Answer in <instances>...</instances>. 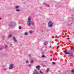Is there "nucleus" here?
Instances as JSON below:
<instances>
[{
	"mask_svg": "<svg viewBox=\"0 0 74 74\" xmlns=\"http://www.w3.org/2000/svg\"><path fill=\"white\" fill-rule=\"evenodd\" d=\"M40 74H43V73L42 72V71H40Z\"/></svg>",
	"mask_w": 74,
	"mask_h": 74,
	"instance_id": "22",
	"label": "nucleus"
},
{
	"mask_svg": "<svg viewBox=\"0 0 74 74\" xmlns=\"http://www.w3.org/2000/svg\"><path fill=\"white\" fill-rule=\"evenodd\" d=\"M52 63H53V64H54V65L55 64V63L54 62H52Z\"/></svg>",
	"mask_w": 74,
	"mask_h": 74,
	"instance_id": "25",
	"label": "nucleus"
},
{
	"mask_svg": "<svg viewBox=\"0 0 74 74\" xmlns=\"http://www.w3.org/2000/svg\"><path fill=\"white\" fill-rule=\"evenodd\" d=\"M14 64H11L10 66V67H9V69L10 70H11V69H13V67H14Z\"/></svg>",
	"mask_w": 74,
	"mask_h": 74,
	"instance_id": "4",
	"label": "nucleus"
},
{
	"mask_svg": "<svg viewBox=\"0 0 74 74\" xmlns=\"http://www.w3.org/2000/svg\"><path fill=\"white\" fill-rule=\"evenodd\" d=\"M48 44V42L47 41H45L44 42V44L45 45H47V44Z\"/></svg>",
	"mask_w": 74,
	"mask_h": 74,
	"instance_id": "9",
	"label": "nucleus"
},
{
	"mask_svg": "<svg viewBox=\"0 0 74 74\" xmlns=\"http://www.w3.org/2000/svg\"><path fill=\"white\" fill-rule=\"evenodd\" d=\"M64 52L65 54H68V55H69V54L70 53V52H66V51H64Z\"/></svg>",
	"mask_w": 74,
	"mask_h": 74,
	"instance_id": "7",
	"label": "nucleus"
},
{
	"mask_svg": "<svg viewBox=\"0 0 74 74\" xmlns=\"http://www.w3.org/2000/svg\"><path fill=\"white\" fill-rule=\"evenodd\" d=\"M31 23L32 24V25L33 26V25H34V22H31Z\"/></svg>",
	"mask_w": 74,
	"mask_h": 74,
	"instance_id": "17",
	"label": "nucleus"
},
{
	"mask_svg": "<svg viewBox=\"0 0 74 74\" xmlns=\"http://www.w3.org/2000/svg\"><path fill=\"white\" fill-rule=\"evenodd\" d=\"M15 8L16 9H18V8H19V6H16Z\"/></svg>",
	"mask_w": 74,
	"mask_h": 74,
	"instance_id": "12",
	"label": "nucleus"
},
{
	"mask_svg": "<svg viewBox=\"0 0 74 74\" xmlns=\"http://www.w3.org/2000/svg\"><path fill=\"white\" fill-rule=\"evenodd\" d=\"M71 72H72V74H74V69H72V70H71Z\"/></svg>",
	"mask_w": 74,
	"mask_h": 74,
	"instance_id": "10",
	"label": "nucleus"
},
{
	"mask_svg": "<svg viewBox=\"0 0 74 74\" xmlns=\"http://www.w3.org/2000/svg\"><path fill=\"white\" fill-rule=\"evenodd\" d=\"M49 47L50 48H51V46H50Z\"/></svg>",
	"mask_w": 74,
	"mask_h": 74,
	"instance_id": "37",
	"label": "nucleus"
},
{
	"mask_svg": "<svg viewBox=\"0 0 74 74\" xmlns=\"http://www.w3.org/2000/svg\"><path fill=\"white\" fill-rule=\"evenodd\" d=\"M31 17H29L28 18V23H27V25L28 26H29L30 25V22H31Z\"/></svg>",
	"mask_w": 74,
	"mask_h": 74,
	"instance_id": "3",
	"label": "nucleus"
},
{
	"mask_svg": "<svg viewBox=\"0 0 74 74\" xmlns=\"http://www.w3.org/2000/svg\"><path fill=\"white\" fill-rule=\"evenodd\" d=\"M49 68H48L47 69V70L46 71V73H47V72H48V71H49Z\"/></svg>",
	"mask_w": 74,
	"mask_h": 74,
	"instance_id": "15",
	"label": "nucleus"
},
{
	"mask_svg": "<svg viewBox=\"0 0 74 74\" xmlns=\"http://www.w3.org/2000/svg\"><path fill=\"white\" fill-rule=\"evenodd\" d=\"M58 72L59 73H60V70L58 71Z\"/></svg>",
	"mask_w": 74,
	"mask_h": 74,
	"instance_id": "34",
	"label": "nucleus"
},
{
	"mask_svg": "<svg viewBox=\"0 0 74 74\" xmlns=\"http://www.w3.org/2000/svg\"><path fill=\"white\" fill-rule=\"evenodd\" d=\"M18 28L19 29H22V27H21V26H20L18 27Z\"/></svg>",
	"mask_w": 74,
	"mask_h": 74,
	"instance_id": "23",
	"label": "nucleus"
},
{
	"mask_svg": "<svg viewBox=\"0 0 74 74\" xmlns=\"http://www.w3.org/2000/svg\"><path fill=\"white\" fill-rule=\"evenodd\" d=\"M8 47H7V45H5V48H7Z\"/></svg>",
	"mask_w": 74,
	"mask_h": 74,
	"instance_id": "32",
	"label": "nucleus"
},
{
	"mask_svg": "<svg viewBox=\"0 0 74 74\" xmlns=\"http://www.w3.org/2000/svg\"><path fill=\"white\" fill-rule=\"evenodd\" d=\"M48 26L49 27H52L53 26V23L51 21H49L48 23Z\"/></svg>",
	"mask_w": 74,
	"mask_h": 74,
	"instance_id": "1",
	"label": "nucleus"
},
{
	"mask_svg": "<svg viewBox=\"0 0 74 74\" xmlns=\"http://www.w3.org/2000/svg\"><path fill=\"white\" fill-rule=\"evenodd\" d=\"M67 39H68V40H69L70 39V38H68Z\"/></svg>",
	"mask_w": 74,
	"mask_h": 74,
	"instance_id": "35",
	"label": "nucleus"
},
{
	"mask_svg": "<svg viewBox=\"0 0 74 74\" xmlns=\"http://www.w3.org/2000/svg\"><path fill=\"white\" fill-rule=\"evenodd\" d=\"M1 18L0 17V20H1Z\"/></svg>",
	"mask_w": 74,
	"mask_h": 74,
	"instance_id": "36",
	"label": "nucleus"
},
{
	"mask_svg": "<svg viewBox=\"0 0 74 74\" xmlns=\"http://www.w3.org/2000/svg\"><path fill=\"white\" fill-rule=\"evenodd\" d=\"M26 63H29V61L28 60L26 61Z\"/></svg>",
	"mask_w": 74,
	"mask_h": 74,
	"instance_id": "28",
	"label": "nucleus"
},
{
	"mask_svg": "<svg viewBox=\"0 0 74 74\" xmlns=\"http://www.w3.org/2000/svg\"><path fill=\"white\" fill-rule=\"evenodd\" d=\"M4 70L6 71V70H7V69H6V68H4Z\"/></svg>",
	"mask_w": 74,
	"mask_h": 74,
	"instance_id": "33",
	"label": "nucleus"
},
{
	"mask_svg": "<svg viewBox=\"0 0 74 74\" xmlns=\"http://www.w3.org/2000/svg\"><path fill=\"white\" fill-rule=\"evenodd\" d=\"M73 53H69V56H73Z\"/></svg>",
	"mask_w": 74,
	"mask_h": 74,
	"instance_id": "11",
	"label": "nucleus"
},
{
	"mask_svg": "<svg viewBox=\"0 0 74 74\" xmlns=\"http://www.w3.org/2000/svg\"><path fill=\"white\" fill-rule=\"evenodd\" d=\"M73 57H74V56H73Z\"/></svg>",
	"mask_w": 74,
	"mask_h": 74,
	"instance_id": "39",
	"label": "nucleus"
},
{
	"mask_svg": "<svg viewBox=\"0 0 74 74\" xmlns=\"http://www.w3.org/2000/svg\"><path fill=\"white\" fill-rule=\"evenodd\" d=\"M46 6H47V7H49V5L48 4H47L46 5Z\"/></svg>",
	"mask_w": 74,
	"mask_h": 74,
	"instance_id": "20",
	"label": "nucleus"
},
{
	"mask_svg": "<svg viewBox=\"0 0 74 74\" xmlns=\"http://www.w3.org/2000/svg\"><path fill=\"white\" fill-rule=\"evenodd\" d=\"M12 36V35L11 34H10L8 36V38H10V37H11Z\"/></svg>",
	"mask_w": 74,
	"mask_h": 74,
	"instance_id": "13",
	"label": "nucleus"
},
{
	"mask_svg": "<svg viewBox=\"0 0 74 74\" xmlns=\"http://www.w3.org/2000/svg\"><path fill=\"white\" fill-rule=\"evenodd\" d=\"M28 33H27V32H25V36L27 35V34H28Z\"/></svg>",
	"mask_w": 74,
	"mask_h": 74,
	"instance_id": "18",
	"label": "nucleus"
},
{
	"mask_svg": "<svg viewBox=\"0 0 74 74\" xmlns=\"http://www.w3.org/2000/svg\"><path fill=\"white\" fill-rule=\"evenodd\" d=\"M41 32H42V33L44 32V31H43V30H41Z\"/></svg>",
	"mask_w": 74,
	"mask_h": 74,
	"instance_id": "29",
	"label": "nucleus"
},
{
	"mask_svg": "<svg viewBox=\"0 0 74 74\" xmlns=\"http://www.w3.org/2000/svg\"><path fill=\"white\" fill-rule=\"evenodd\" d=\"M41 54H42V55H44V52H43V51L41 53Z\"/></svg>",
	"mask_w": 74,
	"mask_h": 74,
	"instance_id": "24",
	"label": "nucleus"
},
{
	"mask_svg": "<svg viewBox=\"0 0 74 74\" xmlns=\"http://www.w3.org/2000/svg\"><path fill=\"white\" fill-rule=\"evenodd\" d=\"M16 11L17 12H19V11H20V10L16 9Z\"/></svg>",
	"mask_w": 74,
	"mask_h": 74,
	"instance_id": "14",
	"label": "nucleus"
},
{
	"mask_svg": "<svg viewBox=\"0 0 74 74\" xmlns=\"http://www.w3.org/2000/svg\"><path fill=\"white\" fill-rule=\"evenodd\" d=\"M33 62H34V61H33V60H31V63H33Z\"/></svg>",
	"mask_w": 74,
	"mask_h": 74,
	"instance_id": "16",
	"label": "nucleus"
},
{
	"mask_svg": "<svg viewBox=\"0 0 74 74\" xmlns=\"http://www.w3.org/2000/svg\"><path fill=\"white\" fill-rule=\"evenodd\" d=\"M12 45L11 44V45Z\"/></svg>",
	"mask_w": 74,
	"mask_h": 74,
	"instance_id": "38",
	"label": "nucleus"
},
{
	"mask_svg": "<svg viewBox=\"0 0 74 74\" xmlns=\"http://www.w3.org/2000/svg\"><path fill=\"white\" fill-rule=\"evenodd\" d=\"M8 26L10 27H11V28H13V27H14L15 26L12 23V22H10L9 23Z\"/></svg>",
	"mask_w": 74,
	"mask_h": 74,
	"instance_id": "2",
	"label": "nucleus"
},
{
	"mask_svg": "<svg viewBox=\"0 0 74 74\" xmlns=\"http://www.w3.org/2000/svg\"><path fill=\"white\" fill-rule=\"evenodd\" d=\"M29 56H30V57H32V55L29 54Z\"/></svg>",
	"mask_w": 74,
	"mask_h": 74,
	"instance_id": "30",
	"label": "nucleus"
},
{
	"mask_svg": "<svg viewBox=\"0 0 74 74\" xmlns=\"http://www.w3.org/2000/svg\"><path fill=\"white\" fill-rule=\"evenodd\" d=\"M13 40H14V42H17V40H16V39L15 38V37H13Z\"/></svg>",
	"mask_w": 74,
	"mask_h": 74,
	"instance_id": "6",
	"label": "nucleus"
},
{
	"mask_svg": "<svg viewBox=\"0 0 74 74\" xmlns=\"http://www.w3.org/2000/svg\"><path fill=\"white\" fill-rule=\"evenodd\" d=\"M30 66H31V65L29 64L28 65V67H30Z\"/></svg>",
	"mask_w": 74,
	"mask_h": 74,
	"instance_id": "31",
	"label": "nucleus"
},
{
	"mask_svg": "<svg viewBox=\"0 0 74 74\" xmlns=\"http://www.w3.org/2000/svg\"><path fill=\"white\" fill-rule=\"evenodd\" d=\"M57 49H58L59 48V46H58L57 47Z\"/></svg>",
	"mask_w": 74,
	"mask_h": 74,
	"instance_id": "26",
	"label": "nucleus"
},
{
	"mask_svg": "<svg viewBox=\"0 0 74 74\" xmlns=\"http://www.w3.org/2000/svg\"><path fill=\"white\" fill-rule=\"evenodd\" d=\"M37 70H34V71L33 74H37Z\"/></svg>",
	"mask_w": 74,
	"mask_h": 74,
	"instance_id": "5",
	"label": "nucleus"
},
{
	"mask_svg": "<svg viewBox=\"0 0 74 74\" xmlns=\"http://www.w3.org/2000/svg\"><path fill=\"white\" fill-rule=\"evenodd\" d=\"M3 49V48L2 47L0 48V50H2Z\"/></svg>",
	"mask_w": 74,
	"mask_h": 74,
	"instance_id": "27",
	"label": "nucleus"
},
{
	"mask_svg": "<svg viewBox=\"0 0 74 74\" xmlns=\"http://www.w3.org/2000/svg\"><path fill=\"white\" fill-rule=\"evenodd\" d=\"M42 58H45V56L44 55H42Z\"/></svg>",
	"mask_w": 74,
	"mask_h": 74,
	"instance_id": "21",
	"label": "nucleus"
},
{
	"mask_svg": "<svg viewBox=\"0 0 74 74\" xmlns=\"http://www.w3.org/2000/svg\"><path fill=\"white\" fill-rule=\"evenodd\" d=\"M40 67H41L40 65L37 66L36 67V69H38V70H40Z\"/></svg>",
	"mask_w": 74,
	"mask_h": 74,
	"instance_id": "8",
	"label": "nucleus"
},
{
	"mask_svg": "<svg viewBox=\"0 0 74 74\" xmlns=\"http://www.w3.org/2000/svg\"><path fill=\"white\" fill-rule=\"evenodd\" d=\"M32 33H33V31H29V33H30L32 34Z\"/></svg>",
	"mask_w": 74,
	"mask_h": 74,
	"instance_id": "19",
	"label": "nucleus"
}]
</instances>
